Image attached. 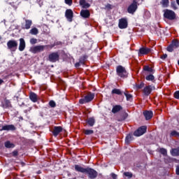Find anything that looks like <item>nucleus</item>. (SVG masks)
Masks as SVG:
<instances>
[{
  "label": "nucleus",
  "instance_id": "nucleus-1",
  "mask_svg": "<svg viewBox=\"0 0 179 179\" xmlns=\"http://www.w3.org/2000/svg\"><path fill=\"white\" fill-rule=\"evenodd\" d=\"M94 99V94L90 92L84 98L79 100L80 104H86V103H90Z\"/></svg>",
  "mask_w": 179,
  "mask_h": 179
},
{
  "label": "nucleus",
  "instance_id": "nucleus-2",
  "mask_svg": "<svg viewBox=\"0 0 179 179\" xmlns=\"http://www.w3.org/2000/svg\"><path fill=\"white\" fill-rule=\"evenodd\" d=\"M8 50L12 52H15L17 50V41L15 40H10L7 42Z\"/></svg>",
  "mask_w": 179,
  "mask_h": 179
},
{
  "label": "nucleus",
  "instance_id": "nucleus-3",
  "mask_svg": "<svg viewBox=\"0 0 179 179\" xmlns=\"http://www.w3.org/2000/svg\"><path fill=\"white\" fill-rule=\"evenodd\" d=\"M116 72L120 78H127V76H128L127 70L122 66H117L116 68Z\"/></svg>",
  "mask_w": 179,
  "mask_h": 179
},
{
  "label": "nucleus",
  "instance_id": "nucleus-4",
  "mask_svg": "<svg viewBox=\"0 0 179 179\" xmlns=\"http://www.w3.org/2000/svg\"><path fill=\"white\" fill-rule=\"evenodd\" d=\"M47 47H48V45H36V46H34L31 47L29 50V51L31 52H32L33 54H37V52H42V51H44V50H45V48H47Z\"/></svg>",
  "mask_w": 179,
  "mask_h": 179
},
{
  "label": "nucleus",
  "instance_id": "nucleus-5",
  "mask_svg": "<svg viewBox=\"0 0 179 179\" xmlns=\"http://www.w3.org/2000/svg\"><path fill=\"white\" fill-rule=\"evenodd\" d=\"M136 9H138V2L136 1V0H134L133 3L129 6L127 8V12L128 13L134 15V13L136 12Z\"/></svg>",
  "mask_w": 179,
  "mask_h": 179
},
{
  "label": "nucleus",
  "instance_id": "nucleus-6",
  "mask_svg": "<svg viewBox=\"0 0 179 179\" xmlns=\"http://www.w3.org/2000/svg\"><path fill=\"white\" fill-rule=\"evenodd\" d=\"M164 16L166 17V19H169V20H174V19H176V13L171 10H165Z\"/></svg>",
  "mask_w": 179,
  "mask_h": 179
},
{
  "label": "nucleus",
  "instance_id": "nucleus-7",
  "mask_svg": "<svg viewBox=\"0 0 179 179\" xmlns=\"http://www.w3.org/2000/svg\"><path fill=\"white\" fill-rule=\"evenodd\" d=\"M179 47V41L177 39H175L173 41H172L171 44H170L168 48H167V51H169V52H173V51H174V50H176V48H178Z\"/></svg>",
  "mask_w": 179,
  "mask_h": 179
},
{
  "label": "nucleus",
  "instance_id": "nucleus-8",
  "mask_svg": "<svg viewBox=\"0 0 179 179\" xmlns=\"http://www.w3.org/2000/svg\"><path fill=\"white\" fill-rule=\"evenodd\" d=\"M85 174L88 175L89 178L94 179L97 177V171L91 168H87L85 171Z\"/></svg>",
  "mask_w": 179,
  "mask_h": 179
},
{
  "label": "nucleus",
  "instance_id": "nucleus-9",
  "mask_svg": "<svg viewBox=\"0 0 179 179\" xmlns=\"http://www.w3.org/2000/svg\"><path fill=\"white\" fill-rule=\"evenodd\" d=\"M147 129L148 127L146 126H142L134 131V136H142L143 134L146 133Z\"/></svg>",
  "mask_w": 179,
  "mask_h": 179
},
{
  "label": "nucleus",
  "instance_id": "nucleus-10",
  "mask_svg": "<svg viewBox=\"0 0 179 179\" xmlns=\"http://www.w3.org/2000/svg\"><path fill=\"white\" fill-rule=\"evenodd\" d=\"M48 59L50 62H57L59 61V55L57 52H52L49 55Z\"/></svg>",
  "mask_w": 179,
  "mask_h": 179
},
{
  "label": "nucleus",
  "instance_id": "nucleus-11",
  "mask_svg": "<svg viewBox=\"0 0 179 179\" xmlns=\"http://www.w3.org/2000/svg\"><path fill=\"white\" fill-rule=\"evenodd\" d=\"M152 90H155V86L146 85L143 90V93L144 96H149Z\"/></svg>",
  "mask_w": 179,
  "mask_h": 179
},
{
  "label": "nucleus",
  "instance_id": "nucleus-12",
  "mask_svg": "<svg viewBox=\"0 0 179 179\" xmlns=\"http://www.w3.org/2000/svg\"><path fill=\"white\" fill-rule=\"evenodd\" d=\"M150 53V48H141L138 50V57H142L143 55H148Z\"/></svg>",
  "mask_w": 179,
  "mask_h": 179
},
{
  "label": "nucleus",
  "instance_id": "nucleus-13",
  "mask_svg": "<svg viewBox=\"0 0 179 179\" xmlns=\"http://www.w3.org/2000/svg\"><path fill=\"white\" fill-rule=\"evenodd\" d=\"M119 27L120 29H127L128 27V21L125 18H122L119 20Z\"/></svg>",
  "mask_w": 179,
  "mask_h": 179
},
{
  "label": "nucleus",
  "instance_id": "nucleus-14",
  "mask_svg": "<svg viewBox=\"0 0 179 179\" xmlns=\"http://www.w3.org/2000/svg\"><path fill=\"white\" fill-rule=\"evenodd\" d=\"M66 17L69 22H72V17H73V11H72L71 9L66 10Z\"/></svg>",
  "mask_w": 179,
  "mask_h": 179
},
{
  "label": "nucleus",
  "instance_id": "nucleus-15",
  "mask_svg": "<svg viewBox=\"0 0 179 179\" xmlns=\"http://www.w3.org/2000/svg\"><path fill=\"white\" fill-rule=\"evenodd\" d=\"M29 99L31 101H33V103H37L38 101V96H37V94L34 92H30Z\"/></svg>",
  "mask_w": 179,
  "mask_h": 179
},
{
  "label": "nucleus",
  "instance_id": "nucleus-16",
  "mask_svg": "<svg viewBox=\"0 0 179 179\" xmlns=\"http://www.w3.org/2000/svg\"><path fill=\"white\" fill-rule=\"evenodd\" d=\"M26 48V41L24 38H20L19 51H24Z\"/></svg>",
  "mask_w": 179,
  "mask_h": 179
},
{
  "label": "nucleus",
  "instance_id": "nucleus-17",
  "mask_svg": "<svg viewBox=\"0 0 179 179\" xmlns=\"http://www.w3.org/2000/svg\"><path fill=\"white\" fill-rule=\"evenodd\" d=\"M16 129V127L13 124H8L3 126L1 131H15Z\"/></svg>",
  "mask_w": 179,
  "mask_h": 179
},
{
  "label": "nucleus",
  "instance_id": "nucleus-18",
  "mask_svg": "<svg viewBox=\"0 0 179 179\" xmlns=\"http://www.w3.org/2000/svg\"><path fill=\"white\" fill-rule=\"evenodd\" d=\"M62 132V128L61 127H55L52 131L54 136H58L59 134Z\"/></svg>",
  "mask_w": 179,
  "mask_h": 179
},
{
  "label": "nucleus",
  "instance_id": "nucleus-19",
  "mask_svg": "<svg viewBox=\"0 0 179 179\" xmlns=\"http://www.w3.org/2000/svg\"><path fill=\"white\" fill-rule=\"evenodd\" d=\"M80 16H82V17H84L85 19H87V17H90V12L89 11V10H82L80 11Z\"/></svg>",
  "mask_w": 179,
  "mask_h": 179
},
{
  "label": "nucleus",
  "instance_id": "nucleus-20",
  "mask_svg": "<svg viewBox=\"0 0 179 179\" xmlns=\"http://www.w3.org/2000/svg\"><path fill=\"white\" fill-rule=\"evenodd\" d=\"M76 171H78V173H86L87 168H83L80 165H75Z\"/></svg>",
  "mask_w": 179,
  "mask_h": 179
},
{
  "label": "nucleus",
  "instance_id": "nucleus-21",
  "mask_svg": "<svg viewBox=\"0 0 179 179\" xmlns=\"http://www.w3.org/2000/svg\"><path fill=\"white\" fill-rule=\"evenodd\" d=\"M143 115L145 117V120H150L153 117V112L145 110L143 112Z\"/></svg>",
  "mask_w": 179,
  "mask_h": 179
},
{
  "label": "nucleus",
  "instance_id": "nucleus-22",
  "mask_svg": "<svg viewBox=\"0 0 179 179\" xmlns=\"http://www.w3.org/2000/svg\"><path fill=\"white\" fill-rule=\"evenodd\" d=\"M122 108V106L120 105H116L113 106V108H112V113H113V114H115L118 113V111H121Z\"/></svg>",
  "mask_w": 179,
  "mask_h": 179
},
{
  "label": "nucleus",
  "instance_id": "nucleus-23",
  "mask_svg": "<svg viewBox=\"0 0 179 179\" xmlns=\"http://www.w3.org/2000/svg\"><path fill=\"white\" fill-rule=\"evenodd\" d=\"M80 5L83 6V8H90V4L86 2V0H80Z\"/></svg>",
  "mask_w": 179,
  "mask_h": 179
},
{
  "label": "nucleus",
  "instance_id": "nucleus-24",
  "mask_svg": "<svg viewBox=\"0 0 179 179\" xmlns=\"http://www.w3.org/2000/svg\"><path fill=\"white\" fill-rule=\"evenodd\" d=\"M145 86V83H141L140 84H136L134 85V89L135 90H141Z\"/></svg>",
  "mask_w": 179,
  "mask_h": 179
},
{
  "label": "nucleus",
  "instance_id": "nucleus-25",
  "mask_svg": "<svg viewBox=\"0 0 179 179\" xmlns=\"http://www.w3.org/2000/svg\"><path fill=\"white\" fill-rule=\"evenodd\" d=\"M32 22L30 20H27L25 21V27L24 29H26L27 30H29V29H30V27H31V24H32Z\"/></svg>",
  "mask_w": 179,
  "mask_h": 179
},
{
  "label": "nucleus",
  "instance_id": "nucleus-26",
  "mask_svg": "<svg viewBox=\"0 0 179 179\" xmlns=\"http://www.w3.org/2000/svg\"><path fill=\"white\" fill-rule=\"evenodd\" d=\"M112 94H118L119 96H121L122 94V92H121V90L120 89H113L112 90Z\"/></svg>",
  "mask_w": 179,
  "mask_h": 179
},
{
  "label": "nucleus",
  "instance_id": "nucleus-27",
  "mask_svg": "<svg viewBox=\"0 0 179 179\" xmlns=\"http://www.w3.org/2000/svg\"><path fill=\"white\" fill-rule=\"evenodd\" d=\"M87 122L90 127H93V125H94V122H95L94 118H93V117L88 118Z\"/></svg>",
  "mask_w": 179,
  "mask_h": 179
},
{
  "label": "nucleus",
  "instance_id": "nucleus-28",
  "mask_svg": "<svg viewBox=\"0 0 179 179\" xmlns=\"http://www.w3.org/2000/svg\"><path fill=\"white\" fill-rule=\"evenodd\" d=\"M172 156H179V148L173 149L171 151Z\"/></svg>",
  "mask_w": 179,
  "mask_h": 179
},
{
  "label": "nucleus",
  "instance_id": "nucleus-29",
  "mask_svg": "<svg viewBox=\"0 0 179 179\" xmlns=\"http://www.w3.org/2000/svg\"><path fill=\"white\" fill-rule=\"evenodd\" d=\"M29 33L33 36H37V34H38V29L37 28H32Z\"/></svg>",
  "mask_w": 179,
  "mask_h": 179
},
{
  "label": "nucleus",
  "instance_id": "nucleus-30",
  "mask_svg": "<svg viewBox=\"0 0 179 179\" xmlns=\"http://www.w3.org/2000/svg\"><path fill=\"white\" fill-rule=\"evenodd\" d=\"M124 94L128 101H131V100H132V95L131 94H129L128 92L126 91Z\"/></svg>",
  "mask_w": 179,
  "mask_h": 179
},
{
  "label": "nucleus",
  "instance_id": "nucleus-31",
  "mask_svg": "<svg viewBox=\"0 0 179 179\" xmlns=\"http://www.w3.org/2000/svg\"><path fill=\"white\" fill-rule=\"evenodd\" d=\"M4 145L7 148H15V144L12 143L10 141H6Z\"/></svg>",
  "mask_w": 179,
  "mask_h": 179
},
{
  "label": "nucleus",
  "instance_id": "nucleus-32",
  "mask_svg": "<svg viewBox=\"0 0 179 179\" xmlns=\"http://www.w3.org/2000/svg\"><path fill=\"white\" fill-rule=\"evenodd\" d=\"M169 0H162L161 3L163 8H167V6H169Z\"/></svg>",
  "mask_w": 179,
  "mask_h": 179
},
{
  "label": "nucleus",
  "instance_id": "nucleus-33",
  "mask_svg": "<svg viewBox=\"0 0 179 179\" xmlns=\"http://www.w3.org/2000/svg\"><path fill=\"white\" fill-rule=\"evenodd\" d=\"M145 79H146V80L153 81V80H155V76L153 75L150 74L149 76H147L145 77Z\"/></svg>",
  "mask_w": 179,
  "mask_h": 179
},
{
  "label": "nucleus",
  "instance_id": "nucleus-34",
  "mask_svg": "<svg viewBox=\"0 0 179 179\" xmlns=\"http://www.w3.org/2000/svg\"><path fill=\"white\" fill-rule=\"evenodd\" d=\"M144 71H146L147 72H153V69L150 67L149 66H145L143 67Z\"/></svg>",
  "mask_w": 179,
  "mask_h": 179
},
{
  "label": "nucleus",
  "instance_id": "nucleus-35",
  "mask_svg": "<svg viewBox=\"0 0 179 179\" xmlns=\"http://www.w3.org/2000/svg\"><path fill=\"white\" fill-rule=\"evenodd\" d=\"M131 139H132V136H131V134H129L128 136H127L126 140H125L126 143H129Z\"/></svg>",
  "mask_w": 179,
  "mask_h": 179
},
{
  "label": "nucleus",
  "instance_id": "nucleus-36",
  "mask_svg": "<svg viewBox=\"0 0 179 179\" xmlns=\"http://www.w3.org/2000/svg\"><path fill=\"white\" fill-rule=\"evenodd\" d=\"M171 7L172 8V9H174V10L177 9V4L176 3V1H171Z\"/></svg>",
  "mask_w": 179,
  "mask_h": 179
},
{
  "label": "nucleus",
  "instance_id": "nucleus-37",
  "mask_svg": "<svg viewBox=\"0 0 179 179\" xmlns=\"http://www.w3.org/2000/svg\"><path fill=\"white\" fill-rule=\"evenodd\" d=\"M124 176L127 177L128 178H132V173L130 172H124Z\"/></svg>",
  "mask_w": 179,
  "mask_h": 179
},
{
  "label": "nucleus",
  "instance_id": "nucleus-38",
  "mask_svg": "<svg viewBox=\"0 0 179 179\" xmlns=\"http://www.w3.org/2000/svg\"><path fill=\"white\" fill-rule=\"evenodd\" d=\"M93 132H94L93 130H89V129L84 131V134L85 135H92V134H93Z\"/></svg>",
  "mask_w": 179,
  "mask_h": 179
},
{
  "label": "nucleus",
  "instance_id": "nucleus-39",
  "mask_svg": "<svg viewBox=\"0 0 179 179\" xmlns=\"http://www.w3.org/2000/svg\"><path fill=\"white\" fill-rule=\"evenodd\" d=\"M128 114H127V113H124L122 117L120 120H119V121H124V120H126Z\"/></svg>",
  "mask_w": 179,
  "mask_h": 179
},
{
  "label": "nucleus",
  "instance_id": "nucleus-40",
  "mask_svg": "<svg viewBox=\"0 0 179 179\" xmlns=\"http://www.w3.org/2000/svg\"><path fill=\"white\" fill-rule=\"evenodd\" d=\"M171 136H179L178 132H177L176 131H171Z\"/></svg>",
  "mask_w": 179,
  "mask_h": 179
},
{
  "label": "nucleus",
  "instance_id": "nucleus-41",
  "mask_svg": "<svg viewBox=\"0 0 179 179\" xmlns=\"http://www.w3.org/2000/svg\"><path fill=\"white\" fill-rule=\"evenodd\" d=\"M30 43L31 44H37V38H31L30 39Z\"/></svg>",
  "mask_w": 179,
  "mask_h": 179
},
{
  "label": "nucleus",
  "instance_id": "nucleus-42",
  "mask_svg": "<svg viewBox=\"0 0 179 179\" xmlns=\"http://www.w3.org/2000/svg\"><path fill=\"white\" fill-rule=\"evenodd\" d=\"M160 152L162 153V155H167V150L164 148H162L160 149Z\"/></svg>",
  "mask_w": 179,
  "mask_h": 179
},
{
  "label": "nucleus",
  "instance_id": "nucleus-43",
  "mask_svg": "<svg viewBox=\"0 0 179 179\" xmlns=\"http://www.w3.org/2000/svg\"><path fill=\"white\" fill-rule=\"evenodd\" d=\"M49 106H50L52 108L55 107V106H56L55 101H50L49 102Z\"/></svg>",
  "mask_w": 179,
  "mask_h": 179
},
{
  "label": "nucleus",
  "instance_id": "nucleus-44",
  "mask_svg": "<svg viewBox=\"0 0 179 179\" xmlns=\"http://www.w3.org/2000/svg\"><path fill=\"white\" fill-rule=\"evenodd\" d=\"M174 97H175V99H179V91H176V92L174 93Z\"/></svg>",
  "mask_w": 179,
  "mask_h": 179
},
{
  "label": "nucleus",
  "instance_id": "nucleus-45",
  "mask_svg": "<svg viewBox=\"0 0 179 179\" xmlns=\"http://www.w3.org/2000/svg\"><path fill=\"white\" fill-rule=\"evenodd\" d=\"M65 2L66 5H69L70 6L72 5V0H65Z\"/></svg>",
  "mask_w": 179,
  "mask_h": 179
},
{
  "label": "nucleus",
  "instance_id": "nucleus-46",
  "mask_svg": "<svg viewBox=\"0 0 179 179\" xmlns=\"http://www.w3.org/2000/svg\"><path fill=\"white\" fill-rule=\"evenodd\" d=\"M166 58H167V55H163L161 57V59H166Z\"/></svg>",
  "mask_w": 179,
  "mask_h": 179
},
{
  "label": "nucleus",
  "instance_id": "nucleus-47",
  "mask_svg": "<svg viewBox=\"0 0 179 179\" xmlns=\"http://www.w3.org/2000/svg\"><path fill=\"white\" fill-rule=\"evenodd\" d=\"M111 177H112L113 179H117V176L115 175V173H111Z\"/></svg>",
  "mask_w": 179,
  "mask_h": 179
},
{
  "label": "nucleus",
  "instance_id": "nucleus-48",
  "mask_svg": "<svg viewBox=\"0 0 179 179\" xmlns=\"http://www.w3.org/2000/svg\"><path fill=\"white\" fill-rule=\"evenodd\" d=\"M17 155H18L17 151H13V156H17Z\"/></svg>",
  "mask_w": 179,
  "mask_h": 179
},
{
  "label": "nucleus",
  "instance_id": "nucleus-49",
  "mask_svg": "<svg viewBox=\"0 0 179 179\" xmlns=\"http://www.w3.org/2000/svg\"><path fill=\"white\" fill-rule=\"evenodd\" d=\"M176 174H178V176H179V166H177V168H176Z\"/></svg>",
  "mask_w": 179,
  "mask_h": 179
},
{
  "label": "nucleus",
  "instance_id": "nucleus-50",
  "mask_svg": "<svg viewBox=\"0 0 179 179\" xmlns=\"http://www.w3.org/2000/svg\"><path fill=\"white\" fill-rule=\"evenodd\" d=\"M2 83H3V80L0 78V85H2Z\"/></svg>",
  "mask_w": 179,
  "mask_h": 179
},
{
  "label": "nucleus",
  "instance_id": "nucleus-51",
  "mask_svg": "<svg viewBox=\"0 0 179 179\" xmlns=\"http://www.w3.org/2000/svg\"><path fill=\"white\" fill-rule=\"evenodd\" d=\"M106 8H111V5L108 4V6H106Z\"/></svg>",
  "mask_w": 179,
  "mask_h": 179
},
{
  "label": "nucleus",
  "instance_id": "nucleus-52",
  "mask_svg": "<svg viewBox=\"0 0 179 179\" xmlns=\"http://www.w3.org/2000/svg\"><path fill=\"white\" fill-rule=\"evenodd\" d=\"M76 66H79V63L76 64Z\"/></svg>",
  "mask_w": 179,
  "mask_h": 179
},
{
  "label": "nucleus",
  "instance_id": "nucleus-53",
  "mask_svg": "<svg viewBox=\"0 0 179 179\" xmlns=\"http://www.w3.org/2000/svg\"><path fill=\"white\" fill-rule=\"evenodd\" d=\"M178 5H179V0H176Z\"/></svg>",
  "mask_w": 179,
  "mask_h": 179
},
{
  "label": "nucleus",
  "instance_id": "nucleus-54",
  "mask_svg": "<svg viewBox=\"0 0 179 179\" xmlns=\"http://www.w3.org/2000/svg\"><path fill=\"white\" fill-rule=\"evenodd\" d=\"M0 40H1V36H0Z\"/></svg>",
  "mask_w": 179,
  "mask_h": 179
}]
</instances>
